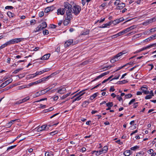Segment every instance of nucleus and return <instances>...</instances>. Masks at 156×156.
Returning <instances> with one entry per match:
<instances>
[{"label": "nucleus", "instance_id": "49530a36", "mask_svg": "<svg viewBox=\"0 0 156 156\" xmlns=\"http://www.w3.org/2000/svg\"><path fill=\"white\" fill-rule=\"evenodd\" d=\"M106 152H107L108 150V147L107 146H105L103 148Z\"/></svg>", "mask_w": 156, "mask_h": 156}, {"label": "nucleus", "instance_id": "6ab92c4d", "mask_svg": "<svg viewBox=\"0 0 156 156\" xmlns=\"http://www.w3.org/2000/svg\"><path fill=\"white\" fill-rule=\"evenodd\" d=\"M106 153V152L105 151L102 149L99 151H97V153L96 154V155H98L103 154L105 153Z\"/></svg>", "mask_w": 156, "mask_h": 156}, {"label": "nucleus", "instance_id": "37998d69", "mask_svg": "<svg viewBox=\"0 0 156 156\" xmlns=\"http://www.w3.org/2000/svg\"><path fill=\"white\" fill-rule=\"evenodd\" d=\"M119 1V0H116L115 2L114 3V5H117V6L120 4Z\"/></svg>", "mask_w": 156, "mask_h": 156}, {"label": "nucleus", "instance_id": "8fccbe9b", "mask_svg": "<svg viewBox=\"0 0 156 156\" xmlns=\"http://www.w3.org/2000/svg\"><path fill=\"white\" fill-rule=\"evenodd\" d=\"M81 92H82V91H80L78 93H77L75 95H74L72 98V99H73V98H74V97L77 96L78 95H79L81 93Z\"/></svg>", "mask_w": 156, "mask_h": 156}, {"label": "nucleus", "instance_id": "a878e982", "mask_svg": "<svg viewBox=\"0 0 156 156\" xmlns=\"http://www.w3.org/2000/svg\"><path fill=\"white\" fill-rule=\"evenodd\" d=\"M123 154L125 156H129L130 154V151L127 150L125 151Z\"/></svg>", "mask_w": 156, "mask_h": 156}, {"label": "nucleus", "instance_id": "1a4fd4ad", "mask_svg": "<svg viewBox=\"0 0 156 156\" xmlns=\"http://www.w3.org/2000/svg\"><path fill=\"white\" fill-rule=\"evenodd\" d=\"M66 91V88L64 87H61L58 88L57 92L60 94H63Z\"/></svg>", "mask_w": 156, "mask_h": 156}, {"label": "nucleus", "instance_id": "09e8293b", "mask_svg": "<svg viewBox=\"0 0 156 156\" xmlns=\"http://www.w3.org/2000/svg\"><path fill=\"white\" fill-rule=\"evenodd\" d=\"M156 34H154V35H152L151 36V37H150V38L151 39V40L152 39H156Z\"/></svg>", "mask_w": 156, "mask_h": 156}, {"label": "nucleus", "instance_id": "de8ad7c7", "mask_svg": "<svg viewBox=\"0 0 156 156\" xmlns=\"http://www.w3.org/2000/svg\"><path fill=\"white\" fill-rule=\"evenodd\" d=\"M58 133V131H55L54 132H51L50 133V135L52 136H53L55 134H57Z\"/></svg>", "mask_w": 156, "mask_h": 156}, {"label": "nucleus", "instance_id": "dca6fc26", "mask_svg": "<svg viewBox=\"0 0 156 156\" xmlns=\"http://www.w3.org/2000/svg\"><path fill=\"white\" fill-rule=\"evenodd\" d=\"M17 120V119L13 120L11 121L8 123L6 124V126L8 128L10 127L12 125V124H13L14 122H15Z\"/></svg>", "mask_w": 156, "mask_h": 156}, {"label": "nucleus", "instance_id": "ea45409f", "mask_svg": "<svg viewBox=\"0 0 156 156\" xmlns=\"http://www.w3.org/2000/svg\"><path fill=\"white\" fill-rule=\"evenodd\" d=\"M16 145H14L13 146H10V147H8L7 149V150H11V149H13V148L15 147L16 146Z\"/></svg>", "mask_w": 156, "mask_h": 156}, {"label": "nucleus", "instance_id": "f704fd0d", "mask_svg": "<svg viewBox=\"0 0 156 156\" xmlns=\"http://www.w3.org/2000/svg\"><path fill=\"white\" fill-rule=\"evenodd\" d=\"M106 105L108 107H112L113 105V104L112 102H109L106 104Z\"/></svg>", "mask_w": 156, "mask_h": 156}, {"label": "nucleus", "instance_id": "69168bd1", "mask_svg": "<svg viewBox=\"0 0 156 156\" xmlns=\"http://www.w3.org/2000/svg\"><path fill=\"white\" fill-rule=\"evenodd\" d=\"M31 24H34L35 23V20H32L30 21Z\"/></svg>", "mask_w": 156, "mask_h": 156}, {"label": "nucleus", "instance_id": "a19ab883", "mask_svg": "<svg viewBox=\"0 0 156 156\" xmlns=\"http://www.w3.org/2000/svg\"><path fill=\"white\" fill-rule=\"evenodd\" d=\"M48 7L49 8V9L50 11H53L55 9V7L53 5Z\"/></svg>", "mask_w": 156, "mask_h": 156}, {"label": "nucleus", "instance_id": "c85d7f7f", "mask_svg": "<svg viewBox=\"0 0 156 156\" xmlns=\"http://www.w3.org/2000/svg\"><path fill=\"white\" fill-rule=\"evenodd\" d=\"M98 95V93H95L94 94L92 95L90 98V99L91 100H93Z\"/></svg>", "mask_w": 156, "mask_h": 156}, {"label": "nucleus", "instance_id": "20e7f679", "mask_svg": "<svg viewBox=\"0 0 156 156\" xmlns=\"http://www.w3.org/2000/svg\"><path fill=\"white\" fill-rule=\"evenodd\" d=\"M50 126L49 125L47 126L46 125H44L38 128H35L34 129L32 130V131L36 129H37L36 131L38 132L44 130L47 131L48 130Z\"/></svg>", "mask_w": 156, "mask_h": 156}, {"label": "nucleus", "instance_id": "052dcab7", "mask_svg": "<svg viewBox=\"0 0 156 156\" xmlns=\"http://www.w3.org/2000/svg\"><path fill=\"white\" fill-rule=\"evenodd\" d=\"M85 90H84L80 91H82V92H81V93L80 95L81 97L85 93V92L84 91Z\"/></svg>", "mask_w": 156, "mask_h": 156}, {"label": "nucleus", "instance_id": "58836bf2", "mask_svg": "<svg viewBox=\"0 0 156 156\" xmlns=\"http://www.w3.org/2000/svg\"><path fill=\"white\" fill-rule=\"evenodd\" d=\"M23 69V68H20L18 69H17L16 70H15L13 72V73L16 74L18 72L20 71Z\"/></svg>", "mask_w": 156, "mask_h": 156}, {"label": "nucleus", "instance_id": "ddd939ff", "mask_svg": "<svg viewBox=\"0 0 156 156\" xmlns=\"http://www.w3.org/2000/svg\"><path fill=\"white\" fill-rule=\"evenodd\" d=\"M73 43V40L69 39L66 41L64 44L65 47H67Z\"/></svg>", "mask_w": 156, "mask_h": 156}, {"label": "nucleus", "instance_id": "2f4dec72", "mask_svg": "<svg viewBox=\"0 0 156 156\" xmlns=\"http://www.w3.org/2000/svg\"><path fill=\"white\" fill-rule=\"evenodd\" d=\"M45 156H53V154L51 152H47L45 153Z\"/></svg>", "mask_w": 156, "mask_h": 156}, {"label": "nucleus", "instance_id": "0eeeda50", "mask_svg": "<svg viewBox=\"0 0 156 156\" xmlns=\"http://www.w3.org/2000/svg\"><path fill=\"white\" fill-rule=\"evenodd\" d=\"M12 81L13 80L12 78H10L8 79V80L3 83L2 84L0 85V87L1 88H3L5 87L9 83H11Z\"/></svg>", "mask_w": 156, "mask_h": 156}, {"label": "nucleus", "instance_id": "473e14b6", "mask_svg": "<svg viewBox=\"0 0 156 156\" xmlns=\"http://www.w3.org/2000/svg\"><path fill=\"white\" fill-rule=\"evenodd\" d=\"M7 14L10 18L13 17L14 14L11 12H9L7 13Z\"/></svg>", "mask_w": 156, "mask_h": 156}, {"label": "nucleus", "instance_id": "72a5a7b5", "mask_svg": "<svg viewBox=\"0 0 156 156\" xmlns=\"http://www.w3.org/2000/svg\"><path fill=\"white\" fill-rule=\"evenodd\" d=\"M139 147V146H135L134 147H131L130 149L132 150L135 151L136 149H138Z\"/></svg>", "mask_w": 156, "mask_h": 156}, {"label": "nucleus", "instance_id": "b1692460", "mask_svg": "<svg viewBox=\"0 0 156 156\" xmlns=\"http://www.w3.org/2000/svg\"><path fill=\"white\" fill-rule=\"evenodd\" d=\"M142 35V34H136L133 37L132 40H134L138 38Z\"/></svg>", "mask_w": 156, "mask_h": 156}, {"label": "nucleus", "instance_id": "5701e85b", "mask_svg": "<svg viewBox=\"0 0 156 156\" xmlns=\"http://www.w3.org/2000/svg\"><path fill=\"white\" fill-rule=\"evenodd\" d=\"M111 24H112L111 22L110 21V22H109V23H106L105 24H103L102 25V27H100L102 28L106 27L108 26L111 25Z\"/></svg>", "mask_w": 156, "mask_h": 156}, {"label": "nucleus", "instance_id": "c756f323", "mask_svg": "<svg viewBox=\"0 0 156 156\" xmlns=\"http://www.w3.org/2000/svg\"><path fill=\"white\" fill-rule=\"evenodd\" d=\"M89 103V102L88 101H85L82 104V106L83 107H86Z\"/></svg>", "mask_w": 156, "mask_h": 156}, {"label": "nucleus", "instance_id": "e2e57ef3", "mask_svg": "<svg viewBox=\"0 0 156 156\" xmlns=\"http://www.w3.org/2000/svg\"><path fill=\"white\" fill-rule=\"evenodd\" d=\"M49 70V69H43V70L41 71L42 73H44L45 72H47Z\"/></svg>", "mask_w": 156, "mask_h": 156}, {"label": "nucleus", "instance_id": "6e6552de", "mask_svg": "<svg viewBox=\"0 0 156 156\" xmlns=\"http://www.w3.org/2000/svg\"><path fill=\"white\" fill-rule=\"evenodd\" d=\"M48 77H44L42 79L39 80H38L33 82L34 85H36L37 84L40 83H41L43 82L46 81V80Z\"/></svg>", "mask_w": 156, "mask_h": 156}, {"label": "nucleus", "instance_id": "864d4df0", "mask_svg": "<svg viewBox=\"0 0 156 156\" xmlns=\"http://www.w3.org/2000/svg\"><path fill=\"white\" fill-rule=\"evenodd\" d=\"M156 31V27H155L151 28L150 30V32H154Z\"/></svg>", "mask_w": 156, "mask_h": 156}, {"label": "nucleus", "instance_id": "a18cd8bd", "mask_svg": "<svg viewBox=\"0 0 156 156\" xmlns=\"http://www.w3.org/2000/svg\"><path fill=\"white\" fill-rule=\"evenodd\" d=\"M50 11L49 9V8L48 7H47L44 10V12L45 13H47Z\"/></svg>", "mask_w": 156, "mask_h": 156}, {"label": "nucleus", "instance_id": "c03bdc74", "mask_svg": "<svg viewBox=\"0 0 156 156\" xmlns=\"http://www.w3.org/2000/svg\"><path fill=\"white\" fill-rule=\"evenodd\" d=\"M43 33L44 35H47L49 34V32L48 30H45L43 31Z\"/></svg>", "mask_w": 156, "mask_h": 156}, {"label": "nucleus", "instance_id": "680f3d73", "mask_svg": "<svg viewBox=\"0 0 156 156\" xmlns=\"http://www.w3.org/2000/svg\"><path fill=\"white\" fill-rule=\"evenodd\" d=\"M44 15V13L43 12H41L39 13V16L40 17H41Z\"/></svg>", "mask_w": 156, "mask_h": 156}, {"label": "nucleus", "instance_id": "9d476101", "mask_svg": "<svg viewBox=\"0 0 156 156\" xmlns=\"http://www.w3.org/2000/svg\"><path fill=\"white\" fill-rule=\"evenodd\" d=\"M155 21V19L154 17L148 20H147L146 21L144 22L143 23V25L144 26H147L149 24Z\"/></svg>", "mask_w": 156, "mask_h": 156}, {"label": "nucleus", "instance_id": "603ef678", "mask_svg": "<svg viewBox=\"0 0 156 156\" xmlns=\"http://www.w3.org/2000/svg\"><path fill=\"white\" fill-rule=\"evenodd\" d=\"M54 101H56L57 100L58 98V96H54L52 97Z\"/></svg>", "mask_w": 156, "mask_h": 156}, {"label": "nucleus", "instance_id": "423d86ee", "mask_svg": "<svg viewBox=\"0 0 156 156\" xmlns=\"http://www.w3.org/2000/svg\"><path fill=\"white\" fill-rule=\"evenodd\" d=\"M154 46H156V44H151L141 49L138 50H137L134 53H139L141 51L145 50L147 49L151 48Z\"/></svg>", "mask_w": 156, "mask_h": 156}, {"label": "nucleus", "instance_id": "a211bd4d", "mask_svg": "<svg viewBox=\"0 0 156 156\" xmlns=\"http://www.w3.org/2000/svg\"><path fill=\"white\" fill-rule=\"evenodd\" d=\"M50 55L49 54H46L41 57V59L42 60H47L49 58Z\"/></svg>", "mask_w": 156, "mask_h": 156}, {"label": "nucleus", "instance_id": "f3484780", "mask_svg": "<svg viewBox=\"0 0 156 156\" xmlns=\"http://www.w3.org/2000/svg\"><path fill=\"white\" fill-rule=\"evenodd\" d=\"M149 95H147L145 97V99H150L151 98L152 96H154V94L152 90L151 91L149 92Z\"/></svg>", "mask_w": 156, "mask_h": 156}, {"label": "nucleus", "instance_id": "cd10ccee", "mask_svg": "<svg viewBox=\"0 0 156 156\" xmlns=\"http://www.w3.org/2000/svg\"><path fill=\"white\" fill-rule=\"evenodd\" d=\"M90 31L89 30H86L84 31L81 34V35H85L88 34L89 33Z\"/></svg>", "mask_w": 156, "mask_h": 156}, {"label": "nucleus", "instance_id": "4468645a", "mask_svg": "<svg viewBox=\"0 0 156 156\" xmlns=\"http://www.w3.org/2000/svg\"><path fill=\"white\" fill-rule=\"evenodd\" d=\"M65 10H64V9L63 8H60L58 9L57 10V14L58 15H63L65 12V10H66V9L65 8Z\"/></svg>", "mask_w": 156, "mask_h": 156}, {"label": "nucleus", "instance_id": "c9c22d12", "mask_svg": "<svg viewBox=\"0 0 156 156\" xmlns=\"http://www.w3.org/2000/svg\"><path fill=\"white\" fill-rule=\"evenodd\" d=\"M42 27L44 28H46L47 27V25L45 22H43L41 24Z\"/></svg>", "mask_w": 156, "mask_h": 156}, {"label": "nucleus", "instance_id": "79ce46f5", "mask_svg": "<svg viewBox=\"0 0 156 156\" xmlns=\"http://www.w3.org/2000/svg\"><path fill=\"white\" fill-rule=\"evenodd\" d=\"M132 95L131 94H128L125 95V97L126 98H131L132 97Z\"/></svg>", "mask_w": 156, "mask_h": 156}, {"label": "nucleus", "instance_id": "7c9ffc66", "mask_svg": "<svg viewBox=\"0 0 156 156\" xmlns=\"http://www.w3.org/2000/svg\"><path fill=\"white\" fill-rule=\"evenodd\" d=\"M119 20H118L117 19L114 20L113 21H111V23L113 24L114 25H116L119 23V21H118Z\"/></svg>", "mask_w": 156, "mask_h": 156}, {"label": "nucleus", "instance_id": "f8f14e48", "mask_svg": "<svg viewBox=\"0 0 156 156\" xmlns=\"http://www.w3.org/2000/svg\"><path fill=\"white\" fill-rule=\"evenodd\" d=\"M45 93H46V92L45 91V90H43L36 92V93L35 94V97H37L40 95H43L45 94Z\"/></svg>", "mask_w": 156, "mask_h": 156}, {"label": "nucleus", "instance_id": "aec40b11", "mask_svg": "<svg viewBox=\"0 0 156 156\" xmlns=\"http://www.w3.org/2000/svg\"><path fill=\"white\" fill-rule=\"evenodd\" d=\"M125 6V4L123 3H120V4L117 6V8L118 9H122Z\"/></svg>", "mask_w": 156, "mask_h": 156}, {"label": "nucleus", "instance_id": "6e6d98bb", "mask_svg": "<svg viewBox=\"0 0 156 156\" xmlns=\"http://www.w3.org/2000/svg\"><path fill=\"white\" fill-rule=\"evenodd\" d=\"M154 151L152 149H150L147 151L148 153L150 154H151Z\"/></svg>", "mask_w": 156, "mask_h": 156}, {"label": "nucleus", "instance_id": "774afa93", "mask_svg": "<svg viewBox=\"0 0 156 156\" xmlns=\"http://www.w3.org/2000/svg\"><path fill=\"white\" fill-rule=\"evenodd\" d=\"M86 2V0H82V2L83 5H85Z\"/></svg>", "mask_w": 156, "mask_h": 156}, {"label": "nucleus", "instance_id": "412c9836", "mask_svg": "<svg viewBox=\"0 0 156 156\" xmlns=\"http://www.w3.org/2000/svg\"><path fill=\"white\" fill-rule=\"evenodd\" d=\"M44 28L41 26V25H39L35 29V32L40 31L43 30Z\"/></svg>", "mask_w": 156, "mask_h": 156}, {"label": "nucleus", "instance_id": "bb28decb", "mask_svg": "<svg viewBox=\"0 0 156 156\" xmlns=\"http://www.w3.org/2000/svg\"><path fill=\"white\" fill-rule=\"evenodd\" d=\"M42 74V73L41 71H39V72H37L35 73L32 74V75L33 76V77H35L37 75H39L41 74Z\"/></svg>", "mask_w": 156, "mask_h": 156}, {"label": "nucleus", "instance_id": "5fc2aeb1", "mask_svg": "<svg viewBox=\"0 0 156 156\" xmlns=\"http://www.w3.org/2000/svg\"><path fill=\"white\" fill-rule=\"evenodd\" d=\"M46 107L45 105H43L42 104L40 105L39 106V108H45Z\"/></svg>", "mask_w": 156, "mask_h": 156}, {"label": "nucleus", "instance_id": "4d7b16f0", "mask_svg": "<svg viewBox=\"0 0 156 156\" xmlns=\"http://www.w3.org/2000/svg\"><path fill=\"white\" fill-rule=\"evenodd\" d=\"M122 35L123 34L125 33H127V32L126 30V29L123 30L122 31L120 32Z\"/></svg>", "mask_w": 156, "mask_h": 156}, {"label": "nucleus", "instance_id": "2eb2a0df", "mask_svg": "<svg viewBox=\"0 0 156 156\" xmlns=\"http://www.w3.org/2000/svg\"><path fill=\"white\" fill-rule=\"evenodd\" d=\"M147 88L145 87H143L141 88V90L142 92L146 94H149V91L147 90Z\"/></svg>", "mask_w": 156, "mask_h": 156}, {"label": "nucleus", "instance_id": "4be33fe9", "mask_svg": "<svg viewBox=\"0 0 156 156\" xmlns=\"http://www.w3.org/2000/svg\"><path fill=\"white\" fill-rule=\"evenodd\" d=\"M136 25H133L126 29V30H127V31L128 32L130 30L136 28Z\"/></svg>", "mask_w": 156, "mask_h": 156}, {"label": "nucleus", "instance_id": "f257e3e1", "mask_svg": "<svg viewBox=\"0 0 156 156\" xmlns=\"http://www.w3.org/2000/svg\"><path fill=\"white\" fill-rule=\"evenodd\" d=\"M64 5L66 9L67 17L64 21L63 24L64 25L66 26L68 24L70 20L72 18V6L67 2H64Z\"/></svg>", "mask_w": 156, "mask_h": 156}, {"label": "nucleus", "instance_id": "13d9d810", "mask_svg": "<svg viewBox=\"0 0 156 156\" xmlns=\"http://www.w3.org/2000/svg\"><path fill=\"white\" fill-rule=\"evenodd\" d=\"M135 101V99H132L129 102V105H131L133 102H134Z\"/></svg>", "mask_w": 156, "mask_h": 156}, {"label": "nucleus", "instance_id": "0e129e2a", "mask_svg": "<svg viewBox=\"0 0 156 156\" xmlns=\"http://www.w3.org/2000/svg\"><path fill=\"white\" fill-rule=\"evenodd\" d=\"M59 114H60V113H56V114L53 115H52L51 116L50 118L51 119L52 118H53V117H54L55 116H56V115Z\"/></svg>", "mask_w": 156, "mask_h": 156}, {"label": "nucleus", "instance_id": "f03ea898", "mask_svg": "<svg viewBox=\"0 0 156 156\" xmlns=\"http://www.w3.org/2000/svg\"><path fill=\"white\" fill-rule=\"evenodd\" d=\"M127 53V52L126 51H123L119 53L118 54L116 55L115 56H114L112 59H111L110 62L112 63H114L115 62L118 61L119 58L122 55Z\"/></svg>", "mask_w": 156, "mask_h": 156}, {"label": "nucleus", "instance_id": "338daca9", "mask_svg": "<svg viewBox=\"0 0 156 156\" xmlns=\"http://www.w3.org/2000/svg\"><path fill=\"white\" fill-rule=\"evenodd\" d=\"M13 8V7L12 6H6L5 7V9H12Z\"/></svg>", "mask_w": 156, "mask_h": 156}, {"label": "nucleus", "instance_id": "bf43d9fd", "mask_svg": "<svg viewBox=\"0 0 156 156\" xmlns=\"http://www.w3.org/2000/svg\"><path fill=\"white\" fill-rule=\"evenodd\" d=\"M23 103V102L22 100H20L17 101V102H16L15 103V104H22Z\"/></svg>", "mask_w": 156, "mask_h": 156}, {"label": "nucleus", "instance_id": "4c0bfd02", "mask_svg": "<svg viewBox=\"0 0 156 156\" xmlns=\"http://www.w3.org/2000/svg\"><path fill=\"white\" fill-rule=\"evenodd\" d=\"M30 99V97H27L26 98H23L22 100L23 103L27 101V100H29Z\"/></svg>", "mask_w": 156, "mask_h": 156}, {"label": "nucleus", "instance_id": "7ed1b4c3", "mask_svg": "<svg viewBox=\"0 0 156 156\" xmlns=\"http://www.w3.org/2000/svg\"><path fill=\"white\" fill-rule=\"evenodd\" d=\"M73 11H72V13H73L75 15H77L81 10V7L79 5H75L72 8Z\"/></svg>", "mask_w": 156, "mask_h": 156}, {"label": "nucleus", "instance_id": "3c124183", "mask_svg": "<svg viewBox=\"0 0 156 156\" xmlns=\"http://www.w3.org/2000/svg\"><path fill=\"white\" fill-rule=\"evenodd\" d=\"M117 99L119 100V101H121L122 100V98L121 96H119V95L117 96Z\"/></svg>", "mask_w": 156, "mask_h": 156}, {"label": "nucleus", "instance_id": "9b49d317", "mask_svg": "<svg viewBox=\"0 0 156 156\" xmlns=\"http://www.w3.org/2000/svg\"><path fill=\"white\" fill-rule=\"evenodd\" d=\"M109 73V71H107L106 72H105L104 73H103L99 75L98 76H97L94 80H93L92 82L95 81L101 78L104 76L108 74Z\"/></svg>", "mask_w": 156, "mask_h": 156}, {"label": "nucleus", "instance_id": "39448f33", "mask_svg": "<svg viewBox=\"0 0 156 156\" xmlns=\"http://www.w3.org/2000/svg\"><path fill=\"white\" fill-rule=\"evenodd\" d=\"M23 38H17L10 40L9 41L10 44H12L21 41H23Z\"/></svg>", "mask_w": 156, "mask_h": 156}, {"label": "nucleus", "instance_id": "393cba45", "mask_svg": "<svg viewBox=\"0 0 156 156\" xmlns=\"http://www.w3.org/2000/svg\"><path fill=\"white\" fill-rule=\"evenodd\" d=\"M34 85V84H33V82H32V83H29L27 86V87H23L22 86V87H19V89H23V88H26V87H27V88H29V87L32 86Z\"/></svg>", "mask_w": 156, "mask_h": 156}, {"label": "nucleus", "instance_id": "e433bc0d", "mask_svg": "<svg viewBox=\"0 0 156 156\" xmlns=\"http://www.w3.org/2000/svg\"><path fill=\"white\" fill-rule=\"evenodd\" d=\"M81 99V97L80 95L77 97H76L73 101V102L75 101H78Z\"/></svg>", "mask_w": 156, "mask_h": 156}]
</instances>
